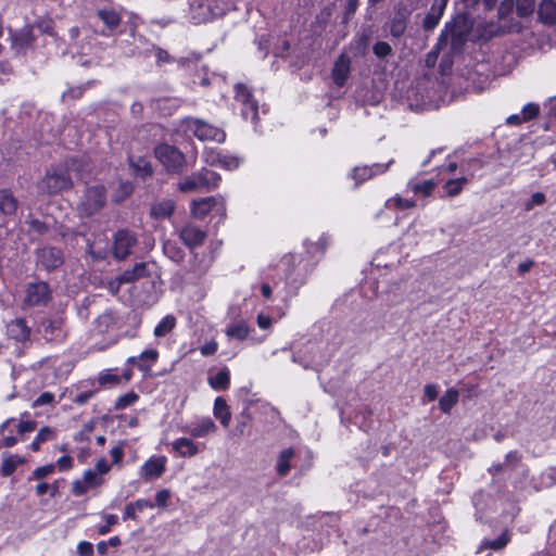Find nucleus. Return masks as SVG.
Listing matches in <instances>:
<instances>
[{
	"label": "nucleus",
	"instance_id": "f257e3e1",
	"mask_svg": "<svg viewBox=\"0 0 556 556\" xmlns=\"http://www.w3.org/2000/svg\"><path fill=\"white\" fill-rule=\"evenodd\" d=\"M515 0H502L497 8V22L483 24V34L488 37L518 34L522 30L521 22L514 16Z\"/></svg>",
	"mask_w": 556,
	"mask_h": 556
},
{
	"label": "nucleus",
	"instance_id": "f03ea898",
	"mask_svg": "<svg viewBox=\"0 0 556 556\" xmlns=\"http://www.w3.org/2000/svg\"><path fill=\"white\" fill-rule=\"evenodd\" d=\"M70 172H75L79 176L80 168L77 160L71 159L65 167L49 168L39 188L47 193H59L71 189L73 181Z\"/></svg>",
	"mask_w": 556,
	"mask_h": 556
},
{
	"label": "nucleus",
	"instance_id": "7ed1b4c3",
	"mask_svg": "<svg viewBox=\"0 0 556 556\" xmlns=\"http://www.w3.org/2000/svg\"><path fill=\"white\" fill-rule=\"evenodd\" d=\"M106 204V189L100 182L88 185L80 199L78 210L83 216H92Z\"/></svg>",
	"mask_w": 556,
	"mask_h": 556
},
{
	"label": "nucleus",
	"instance_id": "20e7f679",
	"mask_svg": "<svg viewBox=\"0 0 556 556\" xmlns=\"http://www.w3.org/2000/svg\"><path fill=\"white\" fill-rule=\"evenodd\" d=\"M154 155L168 173L181 174L188 167L186 155L178 148L168 143L156 146Z\"/></svg>",
	"mask_w": 556,
	"mask_h": 556
},
{
	"label": "nucleus",
	"instance_id": "39448f33",
	"mask_svg": "<svg viewBox=\"0 0 556 556\" xmlns=\"http://www.w3.org/2000/svg\"><path fill=\"white\" fill-rule=\"evenodd\" d=\"M468 33L466 21L464 18L455 20L445 25L439 37L438 46L444 48L450 45L452 51H457L466 42Z\"/></svg>",
	"mask_w": 556,
	"mask_h": 556
},
{
	"label": "nucleus",
	"instance_id": "423d86ee",
	"mask_svg": "<svg viewBox=\"0 0 556 556\" xmlns=\"http://www.w3.org/2000/svg\"><path fill=\"white\" fill-rule=\"evenodd\" d=\"M184 125L187 132L192 134L202 141L213 140L220 143L226 138V134L222 129L200 118L188 117L184 121Z\"/></svg>",
	"mask_w": 556,
	"mask_h": 556
},
{
	"label": "nucleus",
	"instance_id": "0eeeda50",
	"mask_svg": "<svg viewBox=\"0 0 556 556\" xmlns=\"http://www.w3.org/2000/svg\"><path fill=\"white\" fill-rule=\"evenodd\" d=\"M235 99L242 105V116L244 119H250L256 124L258 116L257 101L253 99L251 91L244 84H237L235 86Z\"/></svg>",
	"mask_w": 556,
	"mask_h": 556
},
{
	"label": "nucleus",
	"instance_id": "6e6552de",
	"mask_svg": "<svg viewBox=\"0 0 556 556\" xmlns=\"http://www.w3.org/2000/svg\"><path fill=\"white\" fill-rule=\"evenodd\" d=\"M52 299V291L45 281H36L27 285L25 290V304L27 306H45Z\"/></svg>",
	"mask_w": 556,
	"mask_h": 556
},
{
	"label": "nucleus",
	"instance_id": "1a4fd4ad",
	"mask_svg": "<svg viewBox=\"0 0 556 556\" xmlns=\"http://www.w3.org/2000/svg\"><path fill=\"white\" fill-rule=\"evenodd\" d=\"M287 266V279L295 283H303L307 273L311 270L308 263L304 262L301 254H289L282 258Z\"/></svg>",
	"mask_w": 556,
	"mask_h": 556
},
{
	"label": "nucleus",
	"instance_id": "9d476101",
	"mask_svg": "<svg viewBox=\"0 0 556 556\" xmlns=\"http://www.w3.org/2000/svg\"><path fill=\"white\" fill-rule=\"evenodd\" d=\"M137 244L136 235L128 229H121L114 235V242L112 253L118 260H125L130 253L132 248Z\"/></svg>",
	"mask_w": 556,
	"mask_h": 556
},
{
	"label": "nucleus",
	"instance_id": "9b49d317",
	"mask_svg": "<svg viewBox=\"0 0 556 556\" xmlns=\"http://www.w3.org/2000/svg\"><path fill=\"white\" fill-rule=\"evenodd\" d=\"M410 11L404 5H399L394 9L392 17L387 22L386 28L392 38H401L407 28Z\"/></svg>",
	"mask_w": 556,
	"mask_h": 556
},
{
	"label": "nucleus",
	"instance_id": "f8f14e48",
	"mask_svg": "<svg viewBox=\"0 0 556 556\" xmlns=\"http://www.w3.org/2000/svg\"><path fill=\"white\" fill-rule=\"evenodd\" d=\"M393 163L394 161L390 160L388 163H375L371 166H357L353 168L350 176L355 180V187H357L359 184L386 173Z\"/></svg>",
	"mask_w": 556,
	"mask_h": 556
},
{
	"label": "nucleus",
	"instance_id": "ddd939ff",
	"mask_svg": "<svg viewBox=\"0 0 556 556\" xmlns=\"http://www.w3.org/2000/svg\"><path fill=\"white\" fill-rule=\"evenodd\" d=\"M215 208L218 213H224V199L222 197H207L194 200L191 205V212L197 218H204Z\"/></svg>",
	"mask_w": 556,
	"mask_h": 556
},
{
	"label": "nucleus",
	"instance_id": "4468645a",
	"mask_svg": "<svg viewBox=\"0 0 556 556\" xmlns=\"http://www.w3.org/2000/svg\"><path fill=\"white\" fill-rule=\"evenodd\" d=\"M64 263L63 252L59 248L45 247L38 251V264L52 271Z\"/></svg>",
	"mask_w": 556,
	"mask_h": 556
},
{
	"label": "nucleus",
	"instance_id": "2eb2a0df",
	"mask_svg": "<svg viewBox=\"0 0 556 556\" xmlns=\"http://www.w3.org/2000/svg\"><path fill=\"white\" fill-rule=\"evenodd\" d=\"M179 238L189 248L194 249L204 243L206 232L195 225H186L179 230Z\"/></svg>",
	"mask_w": 556,
	"mask_h": 556
},
{
	"label": "nucleus",
	"instance_id": "dca6fc26",
	"mask_svg": "<svg viewBox=\"0 0 556 556\" xmlns=\"http://www.w3.org/2000/svg\"><path fill=\"white\" fill-rule=\"evenodd\" d=\"M216 429L217 427L212 418L203 417L191 425L185 426L182 431L192 438H205L207 434L215 432Z\"/></svg>",
	"mask_w": 556,
	"mask_h": 556
},
{
	"label": "nucleus",
	"instance_id": "f3484780",
	"mask_svg": "<svg viewBox=\"0 0 556 556\" xmlns=\"http://www.w3.org/2000/svg\"><path fill=\"white\" fill-rule=\"evenodd\" d=\"M166 457H151L141 467V476L144 480L160 478L166 469Z\"/></svg>",
	"mask_w": 556,
	"mask_h": 556
},
{
	"label": "nucleus",
	"instance_id": "a211bd4d",
	"mask_svg": "<svg viewBox=\"0 0 556 556\" xmlns=\"http://www.w3.org/2000/svg\"><path fill=\"white\" fill-rule=\"evenodd\" d=\"M351 72V59L342 53L334 62L332 68V79L334 84L342 87L348 80Z\"/></svg>",
	"mask_w": 556,
	"mask_h": 556
},
{
	"label": "nucleus",
	"instance_id": "6ab92c4d",
	"mask_svg": "<svg viewBox=\"0 0 556 556\" xmlns=\"http://www.w3.org/2000/svg\"><path fill=\"white\" fill-rule=\"evenodd\" d=\"M538 20L544 25H556V1L542 0L538 7Z\"/></svg>",
	"mask_w": 556,
	"mask_h": 556
},
{
	"label": "nucleus",
	"instance_id": "aec40b11",
	"mask_svg": "<svg viewBox=\"0 0 556 556\" xmlns=\"http://www.w3.org/2000/svg\"><path fill=\"white\" fill-rule=\"evenodd\" d=\"M173 451L180 457H192L199 453L197 444L188 438H179L172 443Z\"/></svg>",
	"mask_w": 556,
	"mask_h": 556
},
{
	"label": "nucleus",
	"instance_id": "412c9836",
	"mask_svg": "<svg viewBox=\"0 0 556 556\" xmlns=\"http://www.w3.org/2000/svg\"><path fill=\"white\" fill-rule=\"evenodd\" d=\"M205 162L210 165H218L225 169L232 170L239 167L240 160L230 155H222L217 154H206Z\"/></svg>",
	"mask_w": 556,
	"mask_h": 556
},
{
	"label": "nucleus",
	"instance_id": "4be33fe9",
	"mask_svg": "<svg viewBox=\"0 0 556 556\" xmlns=\"http://www.w3.org/2000/svg\"><path fill=\"white\" fill-rule=\"evenodd\" d=\"M445 4H432L429 12L426 14L424 21H422V28L426 31H432L439 24L443 12H444Z\"/></svg>",
	"mask_w": 556,
	"mask_h": 556
},
{
	"label": "nucleus",
	"instance_id": "5701e85b",
	"mask_svg": "<svg viewBox=\"0 0 556 556\" xmlns=\"http://www.w3.org/2000/svg\"><path fill=\"white\" fill-rule=\"evenodd\" d=\"M34 40L35 38L33 35V26L30 25L24 26L22 29L12 35V46L16 50H22L28 47L33 43Z\"/></svg>",
	"mask_w": 556,
	"mask_h": 556
},
{
	"label": "nucleus",
	"instance_id": "b1692460",
	"mask_svg": "<svg viewBox=\"0 0 556 556\" xmlns=\"http://www.w3.org/2000/svg\"><path fill=\"white\" fill-rule=\"evenodd\" d=\"M175 210L174 201L165 199L155 202L151 206V216L155 219H164L170 217Z\"/></svg>",
	"mask_w": 556,
	"mask_h": 556
},
{
	"label": "nucleus",
	"instance_id": "393cba45",
	"mask_svg": "<svg viewBox=\"0 0 556 556\" xmlns=\"http://www.w3.org/2000/svg\"><path fill=\"white\" fill-rule=\"evenodd\" d=\"M17 200L9 189L0 190V212L5 215H13L17 208Z\"/></svg>",
	"mask_w": 556,
	"mask_h": 556
},
{
	"label": "nucleus",
	"instance_id": "a878e982",
	"mask_svg": "<svg viewBox=\"0 0 556 556\" xmlns=\"http://www.w3.org/2000/svg\"><path fill=\"white\" fill-rule=\"evenodd\" d=\"M148 276L146 263H138L131 269L125 270L118 278L119 283H130Z\"/></svg>",
	"mask_w": 556,
	"mask_h": 556
},
{
	"label": "nucleus",
	"instance_id": "bb28decb",
	"mask_svg": "<svg viewBox=\"0 0 556 556\" xmlns=\"http://www.w3.org/2000/svg\"><path fill=\"white\" fill-rule=\"evenodd\" d=\"M159 353L154 349L143 351L138 357L131 356L128 358L129 364H136L138 369L141 371H148L150 369V365H146L144 362L154 363L156 362Z\"/></svg>",
	"mask_w": 556,
	"mask_h": 556
},
{
	"label": "nucleus",
	"instance_id": "cd10ccee",
	"mask_svg": "<svg viewBox=\"0 0 556 556\" xmlns=\"http://www.w3.org/2000/svg\"><path fill=\"white\" fill-rule=\"evenodd\" d=\"M214 416L219 419L224 427H228L231 420V413L229 406L223 397L215 399L214 402Z\"/></svg>",
	"mask_w": 556,
	"mask_h": 556
},
{
	"label": "nucleus",
	"instance_id": "c85d7f7f",
	"mask_svg": "<svg viewBox=\"0 0 556 556\" xmlns=\"http://www.w3.org/2000/svg\"><path fill=\"white\" fill-rule=\"evenodd\" d=\"M208 384L216 391L228 389L230 384V372L228 368H223L215 376L210 377Z\"/></svg>",
	"mask_w": 556,
	"mask_h": 556
},
{
	"label": "nucleus",
	"instance_id": "c756f323",
	"mask_svg": "<svg viewBox=\"0 0 556 556\" xmlns=\"http://www.w3.org/2000/svg\"><path fill=\"white\" fill-rule=\"evenodd\" d=\"M437 184L432 179L418 181L416 179H412L407 184V188L412 190L416 194H422L425 197L430 195L435 188Z\"/></svg>",
	"mask_w": 556,
	"mask_h": 556
},
{
	"label": "nucleus",
	"instance_id": "7c9ffc66",
	"mask_svg": "<svg viewBox=\"0 0 556 556\" xmlns=\"http://www.w3.org/2000/svg\"><path fill=\"white\" fill-rule=\"evenodd\" d=\"M178 189L181 192H192L198 191L203 188L202 178L200 175V170L197 173H193L190 176H187L182 181L179 182Z\"/></svg>",
	"mask_w": 556,
	"mask_h": 556
},
{
	"label": "nucleus",
	"instance_id": "2f4dec72",
	"mask_svg": "<svg viewBox=\"0 0 556 556\" xmlns=\"http://www.w3.org/2000/svg\"><path fill=\"white\" fill-rule=\"evenodd\" d=\"M510 541V534L508 531H504L497 539L495 540H489L485 539L482 541L478 552H481L482 549H493V551H501L503 549L508 542Z\"/></svg>",
	"mask_w": 556,
	"mask_h": 556
},
{
	"label": "nucleus",
	"instance_id": "473e14b6",
	"mask_svg": "<svg viewBox=\"0 0 556 556\" xmlns=\"http://www.w3.org/2000/svg\"><path fill=\"white\" fill-rule=\"evenodd\" d=\"M294 456V450L293 448H286L280 452L277 460V472L279 476L285 477L288 475V472L291 469L290 462Z\"/></svg>",
	"mask_w": 556,
	"mask_h": 556
},
{
	"label": "nucleus",
	"instance_id": "72a5a7b5",
	"mask_svg": "<svg viewBox=\"0 0 556 556\" xmlns=\"http://www.w3.org/2000/svg\"><path fill=\"white\" fill-rule=\"evenodd\" d=\"M226 336L239 341L245 340L250 334V328L244 321H238L226 328Z\"/></svg>",
	"mask_w": 556,
	"mask_h": 556
},
{
	"label": "nucleus",
	"instance_id": "f704fd0d",
	"mask_svg": "<svg viewBox=\"0 0 556 556\" xmlns=\"http://www.w3.org/2000/svg\"><path fill=\"white\" fill-rule=\"evenodd\" d=\"M458 391L448 389L439 400V408L444 414H448L458 402Z\"/></svg>",
	"mask_w": 556,
	"mask_h": 556
},
{
	"label": "nucleus",
	"instance_id": "c9c22d12",
	"mask_svg": "<svg viewBox=\"0 0 556 556\" xmlns=\"http://www.w3.org/2000/svg\"><path fill=\"white\" fill-rule=\"evenodd\" d=\"M98 17L110 29H115L121 23L119 14L112 9H102L97 12Z\"/></svg>",
	"mask_w": 556,
	"mask_h": 556
},
{
	"label": "nucleus",
	"instance_id": "e433bc0d",
	"mask_svg": "<svg viewBox=\"0 0 556 556\" xmlns=\"http://www.w3.org/2000/svg\"><path fill=\"white\" fill-rule=\"evenodd\" d=\"M130 166L134 168L136 175L142 179L151 177L153 174V167L146 159L138 157L137 160H130Z\"/></svg>",
	"mask_w": 556,
	"mask_h": 556
},
{
	"label": "nucleus",
	"instance_id": "4c0bfd02",
	"mask_svg": "<svg viewBox=\"0 0 556 556\" xmlns=\"http://www.w3.org/2000/svg\"><path fill=\"white\" fill-rule=\"evenodd\" d=\"M515 8L518 18L530 17L535 11V0H515Z\"/></svg>",
	"mask_w": 556,
	"mask_h": 556
},
{
	"label": "nucleus",
	"instance_id": "58836bf2",
	"mask_svg": "<svg viewBox=\"0 0 556 556\" xmlns=\"http://www.w3.org/2000/svg\"><path fill=\"white\" fill-rule=\"evenodd\" d=\"M200 175L202 178L203 188L206 190L216 188L222 180L219 174L211 169L202 168L200 170Z\"/></svg>",
	"mask_w": 556,
	"mask_h": 556
},
{
	"label": "nucleus",
	"instance_id": "ea45409f",
	"mask_svg": "<svg viewBox=\"0 0 556 556\" xmlns=\"http://www.w3.org/2000/svg\"><path fill=\"white\" fill-rule=\"evenodd\" d=\"M88 245V253L94 261H102L109 255V248L108 242H104L102 245L100 244V241H93L87 243Z\"/></svg>",
	"mask_w": 556,
	"mask_h": 556
},
{
	"label": "nucleus",
	"instance_id": "a19ab883",
	"mask_svg": "<svg viewBox=\"0 0 556 556\" xmlns=\"http://www.w3.org/2000/svg\"><path fill=\"white\" fill-rule=\"evenodd\" d=\"M176 325V319L172 315L165 316L154 328V336L157 338L164 337L169 333Z\"/></svg>",
	"mask_w": 556,
	"mask_h": 556
},
{
	"label": "nucleus",
	"instance_id": "79ce46f5",
	"mask_svg": "<svg viewBox=\"0 0 556 556\" xmlns=\"http://www.w3.org/2000/svg\"><path fill=\"white\" fill-rule=\"evenodd\" d=\"M9 331L16 340H25L29 336V329L27 328L23 319H16L9 326Z\"/></svg>",
	"mask_w": 556,
	"mask_h": 556
},
{
	"label": "nucleus",
	"instance_id": "37998d69",
	"mask_svg": "<svg viewBox=\"0 0 556 556\" xmlns=\"http://www.w3.org/2000/svg\"><path fill=\"white\" fill-rule=\"evenodd\" d=\"M163 250H164L165 255L168 256L173 262H175L177 264L181 263L185 258L184 251L173 242H169V241L165 242Z\"/></svg>",
	"mask_w": 556,
	"mask_h": 556
},
{
	"label": "nucleus",
	"instance_id": "c03bdc74",
	"mask_svg": "<svg viewBox=\"0 0 556 556\" xmlns=\"http://www.w3.org/2000/svg\"><path fill=\"white\" fill-rule=\"evenodd\" d=\"M52 438H53V431L49 427H42L30 444L31 450L34 452L39 451L40 445L43 442L51 440Z\"/></svg>",
	"mask_w": 556,
	"mask_h": 556
},
{
	"label": "nucleus",
	"instance_id": "a18cd8bd",
	"mask_svg": "<svg viewBox=\"0 0 556 556\" xmlns=\"http://www.w3.org/2000/svg\"><path fill=\"white\" fill-rule=\"evenodd\" d=\"M22 463V460L15 456H8L5 457L3 460H2V464H1V467H0V473L3 476V477H9L11 476L16 467L18 466V464Z\"/></svg>",
	"mask_w": 556,
	"mask_h": 556
},
{
	"label": "nucleus",
	"instance_id": "49530a36",
	"mask_svg": "<svg viewBox=\"0 0 556 556\" xmlns=\"http://www.w3.org/2000/svg\"><path fill=\"white\" fill-rule=\"evenodd\" d=\"M467 182V178L462 177L458 179L447 180L444 185V190L447 195L455 197L460 193L463 185Z\"/></svg>",
	"mask_w": 556,
	"mask_h": 556
},
{
	"label": "nucleus",
	"instance_id": "de8ad7c7",
	"mask_svg": "<svg viewBox=\"0 0 556 556\" xmlns=\"http://www.w3.org/2000/svg\"><path fill=\"white\" fill-rule=\"evenodd\" d=\"M121 381L119 376L114 374L111 369L101 371L98 377V383L100 387L115 386Z\"/></svg>",
	"mask_w": 556,
	"mask_h": 556
},
{
	"label": "nucleus",
	"instance_id": "09e8293b",
	"mask_svg": "<svg viewBox=\"0 0 556 556\" xmlns=\"http://www.w3.org/2000/svg\"><path fill=\"white\" fill-rule=\"evenodd\" d=\"M132 190H134V187L130 182H128V181L121 182L113 195V201L116 203L123 202L126 198H128L132 193Z\"/></svg>",
	"mask_w": 556,
	"mask_h": 556
},
{
	"label": "nucleus",
	"instance_id": "8fccbe9b",
	"mask_svg": "<svg viewBox=\"0 0 556 556\" xmlns=\"http://www.w3.org/2000/svg\"><path fill=\"white\" fill-rule=\"evenodd\" d=\"M304 245L306 248V252L308 254H312V255H315L317 253H320L323 254L326 247H327V238L326 237H321L318 239L317 242H311L309 240H306L304 242Z\"/></svg>",
	"mask_w": 556,
	"mask_h": 556
},
{
	"label": "nucleus",
	"instance_id": "3c124183",
	"mask_svg": "<svg viewBox=\"0 0 556 556\" xmlns=\"http://www.w3.org/2000/svg\"><path fill=\"white\" fill-rule=\"evenodd\" d=\"M372 53L378 58V59H386L388 56H390L392 54V47L389 42L387 41H377L374 46H372Z\"/></svg>",
	"mask_w": 556,
	"mask_h": 556
},
{
	"label": "nucleus",
	"instance_id": "603ef678",
	"mask_svg": "<svg viewBox=\"0 0 556 556\" xmlns=\"http://www.w3.org/2000/svg\"><path fill=\"white\" fill-rule=\"evenodd\" d=\"M139 396L135 392H129L127 394H124L115 401V409H125L128 406H131L138 401Z\"/></svg>",
	"mask_w": 556,
	"mask_h": 556
},
{
	"label": "nucleus",
	"instance_id": "864d4df0",
	"mask_svg": "<svg viewBox=\"0 0 556 556\" xmlns=\"http://www.w3.org/2000/svg\"><path fill=\"white\" fill-rule=\"evenodd\" d=\"M83 480L89 489L97 488L104 483V479L92 469H88L84 472Z\"/></svg>",
	"mask_w": 556,
	"mask_h": 556
},
{
	"label": "nucleus",
	"instance_id": "5fc2aeb1",
	"mask_svg": "<svg viewBox=\"0 0 556 556\" xmlns=\"http://www.w3.org/2000/svg\"><path fill=\"white\" fill-rule=\"evenodd\" d=\"M54 469H55V466L53 464H49V465H46V466L38 467V468H36L33 471L31 477L29 479L30 480L31 479H34V480L43 479L47 476L53 473Z\"/></svg>",
	"mask_w": 556,
	"mask_h": 556
},
{
	"label": "nucleus",
	"instance_id": "6e6d98bb",
	"mask_svg": "<svg viewBox=\"0 0 556 556\" xmlns=\"http://www.w3.org/2000/svg\"><path fill=\"white\" fill-rule=\"evenodd\" d=\"M540 113V108L535 103H528L522 108V119L525 122L535 118Z\"/></svg>",
	"mask_w": 556,
	"mask_h": 556
},
{
	"label": "nucleus",
	"instance_id": "4d7b16f0",
	"mask_svg": "<svg viewBox=\"0 0 556 556\" xmlns=\"http://www.w3.org/2000/svg\"><path fill=\"white\" fill-rule=\"evenodd\" d=\"M29 228L30 231L36 232L38 235H45L49 230L48 225L37 218L29 220Z\"/></svg>",
	"mask_w": 556,
	"mask_h": 556
},
{
	"label": "nucleus",
	"instance_id": "13d9d810",
	"mask_svg": "<svg viewBox=\"0 0 556 556\" xmlns=\"http://www.w3.org/2000/svg\"><path fill=\"white\" fill-rule=\"evenodd\" d=\"M545 202V194L543 192H535L532 194L529 202L526 203V211H531L534 206L542 205Z\"/></svg>",
	"mask_w": 556,
	"mask_h": 556
},
{
	"label": "nucleus",
	"instance_id": "bf43d9fd",
	"mask_svg": "<svg viewBox=\"0 0 556 556\" xmlns=\"http://www.w3.org/2000/svg\"><path fill=\"white\" fill-rule=\"evenodd\" d=\"M33 27H36L41 33L53 35L52 22L50 20H38Z\"/></svg>",
	"mask_w": 556,
	"mask_h": 556
},
{
	"label": "nucleus",
	"instance_id": "052dcab7",
	"mask_svg": "<svg viewBox=\"0 0 556 556\" xmlns=\"http://www.w3.org/2000/svg\"><path fill=\"white\" fill-rule=\"evenodd\" d=\"M170 497V492L166 489L159 491L155 494V504L154 506L164 507L167 505V502Z\"/></svg>",
	"mask_w": 556,
	"mask_h": 556
},
{
	"label": "nucleus",
	"instance_id": "680f3d73",
	"mask_svg": "<svg viewBox=\"0 0 556 556\" xmlns=\"http://www.w3.org/2000/svg\"><path fill=\"white\" fill-rule=\"evenodd\" d=\"M77 553L80 556H92L93 555V545L87 541H80L77 545Z\"/></svg>",
	"mask_w": 556,
	"mask_h": 556
},
{
	"label": "nucleus",
	"instance_id": "e2e57ef3",
	"mask_svg": "<svg viewBox=\"0 0 556 556\" xmlns=\"http://www.w3.org/2000/svg\"><path fill=\"white\" fill-rule=\"evenodd\" d=\"M124 443L121 442L118 445L111 448L110 454L114 464H119L124 457Z\"/></svg>",
	"mask_w": 556,
	"mask_h": 556
},
{
	"label": "nucleus",
	"instance_id": "0e129e2a",
	"mask_svg": "<svg viewBox=\"0 0 556 556\" xmlns=\"http://www.w3.org/2000/svg\"><path fill=\"white\" fill-rule=\"evenodd\" d=\"M390 202H393L396 208H412L416 205L414 200L403 199L401 197H395Z\"/></svg>",
	"mask_w": 556,
	"mask_h": 556
},
{
	"label": "nucleus",
	"instance_id": "69168bd1",
	"mask_svg": "<svg viewBox=\"0 0 556 556\" xmlns=\"http://www.w3.org/2000/svg\"><path fill=\"white\" fill-rule=\"evenodd\" d=\"M218 349V343L214 340L205 343L200 348V352L203 356H211L216 353Z\"/></svg>",
	"mask_w": 556,
	"mask_h": 556
},
{
	"label": "nucleus",
	"instance_id": "338daca9",
	"mask_svg": "<svg viewBox=\"0 0 556 556\" xmlns=\"http://www.w3.org/2000/svg\"><path fill=\"white\" fill-rule=\"evenodd\" d=\"M54 400V395L51 392L41 393L34 402V406H43L52 403Z\"/></svg>",
	"mask_w": 556,
	"mask_h": 556
},
{
	"label": "nucleus",
	"instance_id": "774afa93",
	"mask_svg": "<svg viewBox=\"0 0 556 556\" xmlns=\"http://www.w3.org/2000/svg\"><path fill=\"white\" fill-rule=\"evenodd\" d=\"M89 490L84 480H76L73 482L72 492L76 496L84 495Z\"/></svg>",
	"mask_w": 556,
	"mask_h": 556
}]
</instances>
